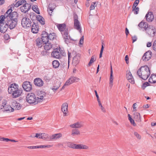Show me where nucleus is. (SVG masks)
I'll use <instances>...</instances> for the list:
<instances>
[{
    "instance_id": "nucleus-30",
    "label": "nucleus",
    "mask_w": 156,
    "mask_h": 156,
    "mask_svg": "<svg viewBox=\"0 0 156 156\" xmlns=\"http://www.w3.org/2000/svg\"><path fill=\"white\" fill-rule=\"evenodd\" d=\"M48 136V134L45 133H41V136L39 137V139H42L44 140L48 139V140H50V136L49 137Z\"/></svg>"
},
{
    "instance_id": "nucleus-7",
    "label": "nucleus",
    "mask_w": 156,
    "mask_h": 156,
    "mask_svg": "<svg viewBox=\"0 0 156 156\" xmlns=\"http://www.w3.org/2000/svg\"><path fill=\"white\" fill-rule=\"evenodd\" d=\"M22 87L24 90L27 92L30 91L32 89V84L30 82L28 81L24 82L23 84Z\"/></svg>"
},
{
    "instance_id": "nucleus-5",
    "label": "nucleus",
    "mask_w": 156,
    "mask_h": 156,
    "mask_svg": "<svg viewBox=\"0 0 156 156\" xmlns=\"http://www.w3.org/2000/svg\"><path fill=\"white\" fill-rule=\"evenodd\" d=\"M31 23L30 20L26 17L23 18L21 20V25L25 28L30 27Z\"/></svg>"
},
{
    "instance_id": "nucleus-58",
    "label": "nucleus",
    "mask_w": 156,
    "mask_h": 156,
    "mask_svg": "<svg viewBox=\"0 0 156 156\" xmlns=\"http://www.w3.org/2000/svg\"><path fill=\"white\" fill-rule=\"evenodd\" d=\"M83 42V36L82 37H81V38L80 39L79 44H82Z\"/></svg>"
},
{
    "instance_id": "nucleus-45",
    "label": "nucleus",
    "mask_w": 156,
    "mask_h": 156,
    "mask_svg": "<svg viewBox=\"0 0 156 156\" xmlns=\"http://www.w3.org/2000/svg\"><path fill=\"white\" fill-rule=\"evenodd\" d=\"M67 146L68 147L70 148L75 149V144H73L71 142H68L67 143Z\"/></svg>"
},
{
    "instance_id": "nucleus-50",
    "label": "nucleus",
    "mask_w": 156,
    "mask_h": 156,
    "mask_svg": "<svg viewBox=\"0 0 156 156\" xmlns=\"http://www.w3.org/2000/svg\"><path fill=\"white\" fill-rule=\"evenodd\" d=\"M133 10L135 11V12H134V13L135 14H137L138 13V12L139 11V8L138 7H136V6L134 7H133Z\"/></svg>"
},
{
    "instance_id": "nucleus-16",
    "label": "nucleus",
    "mask_w": 156,
    "mask_h": 156,
    "mask_svg": "<svg viewBox=\"0 0 156 156\" xmlns=\"http://www.w3.org/2000/svg\"><path fill=\"white\" fill-rule=\"evenodd\" d=\"M83 126V122H78L73 124L70 125V126L72 128H80Z\"/></svg>"
},
{
    "instance_id": "nucleus-47",
    "label": "nucleus",
    "mask_w": 156,
    "mask_h": 156,
    "mask_svg": "<svg viewBox=\"0 0 156 156\" xmlns=\"http://www.w3.org/2000/svg\"><path fill=\"white\" fill-rule=\"evenodd\" d=\"M104 43L103 42L102 43V45L101 48V50L100 52V55H99V58H101L102 57V54L104 50V47L103 46Z\"/></svg>"
},
{
    "instance_id": "nucleus-37",
    "label": "nucleus",
    "mask_w": 156,
    "mask_h": 156,
    "mask_svg": "<svg viewBox=\"0 0 156 156\" xmlns=\"http://www.w3.org/2000/svg\"><path fill=\"white\" fill-rule=\"evenodd\" d=\"M36 18L37 20L40 22L41 25H43L44 24V19L40 15L38 16H37Z\"/></svg>"
},
{
    "instance_id": "nucleus-29",
    "label": "nucleus",
    "mask_w": 156,
    "mask_h": 156,
    "mask_svg": "<svg viewBox=\"0 0 156 156\" xmlns=\"http://www.w3.org/2000/svg\"><path fill=\"white\" fill-rule=\"evenodd\" d=\"M36 45L38 48H41L42 46L43 42L41 40V38H37L36 39Z\"/></svg>"
},
{
    "instance_id": "nucleus-6",
    "label": "nucleus",
    "mask_w": 156,
    "mask_h": 156,
    "mask_svg": "<svg viewBox=\"0 0 156 156\" xmlns=\"http://www.w3.org/2000/svg\"><path fill=\"white\" fill-rule=\"evenodd\" d=\"M5 21H6L5 23H6L9 28L10 30L13 29L15 28L18 22V20L16 21L9 19L5 20Z\"/></svg>"
},
{
    "instance_id": "nucleus-41",
    "label": "nucleus",
    "mask_w": 156,
    "mask_h": 156,
    "mask_svg": "<svg viewBox=\"0 0 156 156\" xmlns=\"http://www.w3.org/2000/svg\"><path fill=\"white\" fill-rule=\"evenodd\" d=\"M61 83L60 82H58L57 83V85H54L53 86V88H52L51 89L54 91L57 90L60 87Z\"/></svg>"
},
{
    "instance_id": "nucleus-42",
    "label": "nucleus",
    "mask_w": 156,
    "mask_h": 156,
    "mask_svg": "<svg viewBox=\"0 0 156 156\" xmlns=\"http://www.w3.org/2000/svg\"><path fill=\"white\" fill-rule=\"evenodd\" d=\"M72 83L70 82V80H69V79L68 80H67L66 82L64 84V85L63 86L61 90L62 89H64L65 86H66L69 85Z\"/></svg>"
},
{
    "instance_id": "nucleus-54",
    "label": "nucleus",
    "mask_w": 156,
    "mask_h": 156,
    "mask_svg": "<svg viewBox=\"0 0 156 156\" xmlns=\"http://www.w3.org/2000/svg\"><path fill=\"white\" fill-rule=\"evenodd\" d=\"M60 51V53L61 55V57L62 56H66V53L65 52L64 50H61L60 49L59 50Z\"/></svg>"
},
{
    "instance_id": "nucleus-15",
    "label": "nucleus",
    "mask_w": 156,
    "mask_h": 156,
    "mask_svg": "<svg viewBox=\"0 0 156 156\" xmlns=\"http://www.w3.org/2000/svg\"><path fill=\"white\" fill-rule=\"evenodd\" d=\"M34 82L36 86L38 87L42 86L44 84L43 81L41 79L39 78L35 79L34 80Z\"/></svg>"
},
{
    "instance_id": "nucleus-35",
    "label": "nucleus",
    "mask_w": 156,
    "mask_h": 156,
    "mask_svg": "<svg viewBox=\"0 0 156 156\" xmlns=\"http://www.w3.org/2000/svg\"><path fill=\"white\" fill-rule=\"evenodd\" d=\"M80 134V131L77 129H74L72 131L71 135L72 136L78 135Z\"/></svg>"
},
{
    "instance_id": "nucleus-27",
    "label": "nucleus",
    "mask_w": 156,
    "mask_h": 156,
    "mask_svg": "<svg viewBox=\"0 0 156 156\" xmlns=\"http://www.w3.org/2000/svg\"><path fill=\"white\" fill-rule=\"evenodd\" d=\"M38 26L35 23L32 25L31 27V31L34 33H37L38 31Z\"/></svg>"
},
{
    "instance_id": "nucleus-12",
    "label": "nucleus",
    "mask_w": 156,
    "mask_h": 156,
    "mask_svg": "<svg viewBox=\"0 0 156 156\" xmlns=\"http://www.w3.org/2000/svg\"><path fill=\"white\" fill-rule=\"evenodd\" d=\"M3 22L0 23V31L4 33L6 32L9 27L6 23L4 24Z\"/></svg>"
},
{
    "instance_id": "nucleus-23",
    "label": "nucleus",
    "mask_w": 156,
    "mask_h": 156,
    "mask_svg": "<svg viewBox=\"0 0 156 156\" xmlns=\"http://www.w3.org/2000/svg\"><path fill=\"white\" fill-rule=\"evenodd\" d=\"M75 149H88L89 147L88 146L86 145H83L82 144H75Z\"/></svg>"
},
{
    "instance_id": "nucleus-25",
    "label": "nucleus",
    "mask_w": 156,
    "mask_h": 156,
    "mask_svg": "<svg viewBox=\"0 0 156 156\" xmlns=\"http://www.w3.org/2000/svg\"><path fill=\"white\" fill-rule=\"evenodd\" d=\"M113 71L112 65H111L110 76V78L109 86L111 87L113 86Z\"/></svg>"
},
{
    "instance_id": "nucleus-36",
    "label": "nucleus",
    "mask_w": 156,
    "mask_h": 156,
    "mask_svg": "<svg viewBox=\"0 0 156 156\" xmlns=\"http://www.w3.org/2000/svg\"><path fill=\"white\" fill-rule=\"evenodd\" d=\"M4 109V111L5 112H12L14 111V108L9 105H6Z\"/></svg>"
},
{
    "instance_id": "nucleus-56",
    "label": "nucleus",
    "mask_w": 156,
    "mask_h": 156,
    "mask_svg": "<svg viewBox=\"0 0 156 156\" xmlns=\"http://www.w3.org/2000/svg\"><path fill=\"white\" fill-rule=\"evenodd\" d=\"M42 37H46L48 36V34L47 33V32L45 31L43 32V33L42 34Z\"/></svg>"
},
{
    "instance_id": "nucleus-13",
    "label": "nucleus",
    "mask_w": 156,
    "mask_h": 156,
    "mask_svg": "<svg viewBox=\"0 0 156 156\" xmlns=\"http://www.w3.org/2000/svg\"><path fill=\"white\" fill-rule=\"evenodd\" d=\"M126 77L129 82L131 84H133L135 83L134 78L130 71H128L126 73Z\"/></svg>"
},
{
    "instance_id": "nucleus-38",
    "label": "nucleus",
    "mask_w": 156,
    "mask_h": 156,
    "mask_svg": "<svg viewBox=\"0 0 156 156\" xmlns=\"http://www.w3.org/2000/svg\"><path fill=\"white\" fill-rule=\"evenodd\" d=\"M69 79L70 81V82H71L72 83L74 82H77L80 80L79 78L75 76H71Z\"/></svg>"
},
{
    "instance_id": "nucleus-55",
    "label": "nucleus",
    "mask_w": 156,
    "mask_h": 156,
    "mask_svg": "<svg viewBox=\"0 0 156 156\" xmlns=\"http://www.w3.org/2000/svg\"><path fill=\"white\" fill-rule=\"evenodd\" d=\"M153 49L156 51V40L154 41L152 46Z\"/></svg>"
},
{
    "instance_id": "nucleus-60",
    "label": "nucleus",
    "mask_w": 156,
    "mask_h": 156,
    "mask_svg": "<svg viewBox=\"0 0 156 156\" xmlns=\"http://www.w3.org/2000/svg\"><path fill=\"white\" fill-rule=\"evenodd\" d=\"M2 140H0V141H5L6 142H7L9 141H10V139H9L8 138H5L4 137H2Z\"/></svg>"
},
{
    "instance_id": "nucleus-10",
    "label": "nucleus",
    "mask_w": 156,
    "mask_h": 156,
    "mask_svg": "<svg viewBox=\"0 0 156 156\" xmlns=\"http://www.w3.org/2000/svg\"><path fill=\"white\" fill-rule=\"evenodd\" d=\"M145 31L149 35H151L152 34H154L156 32L154 27L152 25H148Z\"/></svg>"
},
{
    "instance_id": "nucleus-20",
    "label": "nucleus",
    "mask_w": 156,
    "mask_h": 156,
    "mask_svg": "<svg viewBox=\"0 0 156 156\" xmlns=\"http://www.w3.org/2000/svg\"><path fill=\"white\" fill-rule=\"evenodd\" d=\"M52 56L56 58H61V55L60 52L56 50H54L51 54Z\"/></svg>"
},
{
    "instance_id": "nucleus-62",
    "label": "nucleus",
    "mask_w": 156,
    "mask_h": 156,
    "mask_svg": "<svg viewBox=\"0 0 156 156\" xmlns=\"http://www.w3.org/2000/svg\"><path fill=\"white\" fill-rule=\"evenodd\" d=\"M137 38L136 36H134L132 37V39L133 40V43H134V42L136 41L137 40Z\"/></svg>"
},
{
    "instance_id": "nucleus-49",
    "label": "nucleus",
    "mask_w": 156,
    "mask_h": 156,
    "mask_svg": "<svg viewBox=\"0 0 156 156\" xmlns=\"http://www.w3.org/2000/svg\"><path fill=\"white\" fill-rule=\"evenodd\" d=\"M134 134L137 139L139 140H140L141 139V136L137 132H134Z\"/></svg>"
},
{
    "instance_id": "nucleus-26",
    "label": "nucleus",
    "mask_w": 156,
    "mask_h": 156,
    "mask_svg": "<svg viewBox=\"0 0 156 156\" xmlns=\"http://www.w3.org/2000/svg\"><path fill=\"white\" fill-rule=\"evenodd\" d=\"M80 55L77 54L73 58V62L74 64H77L79 62L80 59Z\"/></svg>"
},
{
    "instance_id": "nucleus-33",
    "label": "nucleus",
    "mask_w": 156,
    "mask_h": 156,
    "mask_svg": "<svg viewBox=\"0 0 156 156\" xmlns=\"http://www.w3.org/2000/svg\"><path fill=\"white\" fill-rule=\"evenodd\" d=\"M52 65L54 68H58L60 66V64L58 61L55 60L52 62ZM60 67L61 68L63 67H62V65H60Z\"/></svg>"
},
{
    "instance_id": "nucleus-48",
    "label": "nucleus",
    "mask_w": 156,
    "mask_h": 156,
    "mask_svg": "<svg viewBox=\"0 0 156 156\" xmlns=\"http://www.w3.org/2000/svg\"><path fill=\"white\" fill-rule=\"evenodd\" d=\"M51 147V145H40L37 146V148H50Z\"/></svg>"
},
{
    "instance_id": "nucleus-43",
    "label": "nucleus",
    "mask_w": 156,
    "mask_h": 156,
    "mask_svg": "<svg viewBox=\"0 0 156 156\" xmlns=\"http://www.w3.org/2000/svg\"><path fill=\"white\" fill-rule=\"evenodd\" d=\"M55 36V34L54 33H51L49 35L48 34L49 39L51 40H53Z\"/></svg>"
},
{
    "instance_id": "nucleus-22",
    "label": "nucleus",
    "mask_w": 156,
    "mask_h": 156,
    "mask_svg": "<svg viewBox=\"0 0 156 156\" xmlns=\"http://www.w3.org/2000/svg\"><path fill=\"white\" fill-rule=\"evenodd\" d=\"M62 134L60 133L53 134L50 136V140H51L54 139H58L62 137Z\"/></svg>"
},
{
    "instance_id": "nucleus-8",
    "label": "nucleus",
    "mask_w": 156,
    "mask_h": 156,
    "mask_svg": "<svg viewBox=\"0 0 156 156\" xmlns=\"http://www.w3.org/2000/svg\"><path fill=\"white\" fill-rule=\"evenodd\" d=\"M74 28L79 30L80 33L81 32V28L80 27V23L78 21L77 16L75 15L74 16Z\"/></svg>"
},
{
    "instance_id": "nucleus-46",
    "label": "nucleus",
    "mask_w": 156,
    "mask_h": 156,
    "mask_svg": "<svg viewBox=\"0 0 156 156\" xmlns=\"http://www.w3.org/2000/svg\"><path fill=\"white\" fill-rule=\"evenodd\" d=\"M149 83L147 82H146L143 83L141 86V88L143 90H144L146 87L149 86Z\"/></svg>"
},
{
    "instance_id": "nucleus-17",
    "label": "nucleus",
    "mask_w": 156,
    "mask_h": 156,
    "mask_svg": "<svg viewBox=\"0 0 156 156\" xmlns=\"http://www.w3.org/2000/svg\"><path fill=\"white\" fill-rule=\"evenodd\" d=\"M145 18L147 21L149 22L152 21L154 19V15L152 12H148L145 16Z\"/></svg>"
},
{
    "instance_id": "nucleus-24",
    "label": "nucleus",
    "mask_w": 156,
    "mask_h": 156,
    "mask_svg": "<svg viewBox=\"0 0 156 156\" xmlns=\"http://www.w3.org/2000/svg\"><path fill=\"white\" fill-rule=\"evenodd\" d=\"M138 26L144 30H145L148 25L147 23L141 21L138 24Z\"/></svg>"
},
{
    "instance_id": "nucleus-57",
    "label": "nucleus",
    "mask_w": 156,
    "mask_h": 156,
    "mask_svg": "<svg viewBox=\"0 0 156 156\" xmlns=\"http://www.w3.org/2000/svg\"><path fill=\"white\" fill-rule=\"evenodd\" d=\"M94 92H95V93L96 97H97V100L98 101H98H100V99L99 96H98V94L97 91H96V90H94Z\"/></svg>"
},
{
    "instance_id": "nucleus-40",
    "label": "nucleus",
    "mask_w": 156,
    "mask_h": 156,
    "mask_svg": "<svg viewBox=\"0 0 156 156\" xmlns=\"http://www.w3.org/2000/svg\"><path fill=\"white\" fill-rule=\"evenodd\" d=\"M96 58L95 56L94 55L92 56L90 59V60L88 63V65L89 66H91V64L93 63L95 61Z\"/></svg>"
},
{
    "instance_id": "nucleus-53",
    "label": "nucleus",
    "mask_w": 156,
    "mask_h": 156,
    "mask_svg": "<svg viewBox=\"0 0 156 156\" xmlns=\"http://www.w3.org/2000/svg\"><path fill=\"white\" fill-rule=\"evenodd\" d=\"M139 0H136L133 5V7H134L136 6L138 4H139Z\"/></svg>"
},
{
    "instance_id": "nucleus-28",
    "label": "nucleus",
    "mask_w": 156,
    "mask_h": 156,
    "mask_svg": "<svg viewBox=\"0 0 156 156\" xmlns=\"http://www.w3.org/2000/svg\"><path fill=\"white\" fill-rule=\"evenodd\" d=\"M57 27L59 30L62 32L64 31L66 29V26L65 24H59L57 25Z\"/></svg>"
},
{
    "instance_id": "nucleus-11",
    "label": "nucleus",
    "mask_w": 156,
    "mask_h": 156,
    "mask_svg": "<svg viewBox=\"0 0 156 156\" xmlns=\"http://www.w3.org/2000/svg\"><path fill=\"white\" fill-rule=\"evenodd\" d=\"M68 104L66 103H63L61 106V110L63 113L64 116L68 115Z\"/></svg>"
},
{
    "instance_id": "nucleus-39",
    "label": "nucleus",
    "mask_w": 156,
    "mask_h": 156,
    "mask_svg": "<svg viewBox=\"0 0 156 156\" xmlns=\"http://www.w3.org/2000/svg\"><path fill=\"white\" fill-rule=\"evenodd\" d=\"M32 9L37 13L40 14L39 9L36 5H33L32 7Z\"/></svg>"
},
{
    "instance_id": "nucleus-14",
    "label": "nucleus",
    "mask_w": 156,
    "mask_h": 156,
    "mask_svg": "<svg viewBox=\"0 0 156 156\" xmlns=\"http://www.w3.org/2000/svg\"><path fill=\"white\" fill-rule=\"evenodd\" d=\"M151 51H147L145 53L143 56L142 59L144 61H147L149 60L151 56Z\"/></svg>"
},
{
    "instance_id": "nucleus-21",
    "label": "nucleus",
    "mask_w": 156,
    "mask_h": 156,
    "mask_svg": "<svg viewBox=\"0 0 156 156\" xmlns=\"http://www.w3.org/2000/svg\"><path fill=\"white\" fill-rule=\"evenodd\" d=\"M12 106L14 109L19 110L21 108V105L20 104L17 103L16 101H14L12 102Z\"/></svg>"
},
{
    "instance_id": "nucleus-9",
    "label": "nucleus",
    "mask_w": 156,
    "mask_h": 156,
    "mask_svg": "<svg viewBox=\"0 0 156 156\" xmlns=\"http://www.w3.org/2000/svg\"><path fill=\"white\" fill-rule=\"evenodd\" d=\"M31 5L30 4L26 3L20 7V9L22 12L26 13L31 9Z\"/></svg>"
},
{
    "instance_id": "nucleus-61",
    "label": "nucleus",
    "mask_w": 156,
    "mask_h": 156,
    "mask_svg": "<svg viewBox=\"0 0 156 156\" xmlns=\"http://www.w3.org/2000/svg\"><path fill=\"white\" fill-rule=\"evenodd\" d=\"M49 11L48 10V12L49 14L50 15H51V14H50V13H52V11H53V10H54V9H53V8H52L50 7H49Z\"/></svg>"
},
{
    "instance_id": "nucleus-44",
    "label": "nucleus",
    "mask_w": 156,
    "mask_h": 156,
    "mask_svg": "<svg viewBox=\"0 0 156 156\" xmlns=\"http://www.w3.org/2000/svg\"><path fill=\"white\" fill-rule=\"evenodd\" d=\"M41 39L43 42V43H44L48 42L49 40L48 36L46 37H42Z\"/></svg>"
},
{
    "instance_id": "nucleus-1",
    "label": "nucleus",
    "mask_w": 156,
    "mask_h": 156,
    "mask_svg": "<svg viewBox=\"0 0 156 156\" xmlns=\"http://www.w3.org/2000/svg\"><path fill=\"white\" fill-rule=\"evenodd\" d=\"M41 95L39 96L40 97L36 98L35 94L34 93H29L26 96L27 101L30 104H34V105L37 104L38 102L42 101L44 97L46 96V93L43 92Z\"/></svg>"
},
{
    "instance_id": "nucleus-32",
    "label": "nucleus",
    "mask_w": 156,
    "mask_h": 156,
    "mask_svg": "<svg viewBox=\"0 0 156 156\" xmlns=\"http://www.w3.org/2000/svg\"><path fill=\"white\" fill-rule=\"evenodd\" d=\"M149 82L151 83H156V75H152L149 78Z\"/></svg>"
},
{
    "instance_id": "nucleus-63",
    "label": "nucleus",
    "mask_w": 156,
    "mask_h": 156,
    "mask_svg": "<svg viewBox=\"0 0 156 156\" xmlns=\"http://www.w3.org/2000/svg\"><path fill=\"white\" fill-rule=\"evenodd\" d=\"M130 122L134 126H136V124L135 123L134 119H132L131 120H130Z\"/></svg>"
},
{
    "instance_id": "nucleus-59",
    "label": "nucleus",
    "mask_w": 156,
    "mask_h": 156,
    "mask_svg": "<svg viewBox=\"0 0 156 156\" xmlns=\"http://www.w3.org/2000/svg\"><path fill=\"white\" fill-rule=\"evenodd\" d=\"M27 147L30 149H35L37 148V146H31Z\"/></svg>"
},
{
    "instance_id": "nucleus-34",
    "label": "nucleus",
    "mask_w": 156,
    "mask_h": 156,
    "mask_svg": "<svg viewBox=\"0 0 156 156\" xmlns=\"http://www.w3.org/2000/svg\"><path fill=\"white\" fill-rule=\"evenodd\" d=\"M61 34L65 39H69V36L68 35V30L67 29H66L64 31L62 32Z\"/></svg>"
},
{
    "instance_id": "nucleus-19",
    "label": "nucleus",
    "mask_w": 156,
    "mask_h": 156,
    "mask_svg": "<svg viewBox=\"0 0 156 156\" xmlns=\"http://www.w3.org/2000/svg\"><path fill=\"white\" fill-rule=\"evenodd\" d=\"M26 3V1L25 0H19L17 1L16 3H13L12 4L11 6L13 7H18L21 5H23L24 3Z\"/></svg>"
},
{
    "instance_id": "nucleus-4",
    "label": "nucleus",
    "mask_w": 156,
    "mask_h": 156,
    "mask_svg": "<svg viewBox=\"0 0 156 156\" xmlns=\"http://www.w3.org/2000/svg\"><path fill=\"white\" fill-rule=\"evenodd\" d=\"M150 73L149 68L147 65L142 66L137 72V74L139 77L144 80H147Z\"/></svg>"
},
{
    "instance_id": "nucleus-51",
    "label": "nucleus",
    "mask_w": 156,
    "mask_h": 156,
    "mask_svg": "<svg viewBox=\"0 0 156 156\" xmlns=\"http://www.w3.org/2000/svg\"><path fill=\"white\" fill-rule=\"evenodd\" d=\"M98 105H99L101 107V111L103 112H105V110L104 108L103 107L101 103V101H99L98 102Z\"/></svg>"
},
{
    "instance_id": "nucleus-3",
    "label": "nucleus",
    "mask_w": 156,
    "mask_h": 156,
    "mask_svg": "<svg viewBox=\"0 0 156 156\" xmlns=\"http://www.w3.org/2000/svg\"><path fill=\"white\" fill-rule=\"evenodd\" d=\"M18 14L15 11L12 12L11 9H9L4 15L0 16V22H3L4 20L9 19L18 20Z\"/></svg>"
},
{
    "instance_id": "nucleus-64",
    "label": "nucleus",
    "mask_w": 156,
    "mask_h": 156,
    "mask_svg": "<svg viewBox=\"0 0 156 156\" xmlns=\"http://www.w3.org/2000/svg\"><path fill=\"white\" fill-rule=\"evenodd\" d=\"M125 59L126 61V63L128 64L129 63V58L128 55H126V56Z\"/></svg>"
},
{
    "instance_id": "nucleus-18",
    "label": "nucleus",
    "mask_w": 156,
    "mask_h": 156,
    "mask_svg": "<svg viewBox=\"0 0 156 156\" xmlns=\"http://www.w3.org/2000/svg\"><path fill=\"white\" fill-rule=\"evenodd\" d=\"M133 119L135 121L137 122H141V116L140 113L136 112L134 113Z\"/></svg>"
},
{
    "instance_id": "nucleus-2",
    "label": "nucleus",
    "mask_w": 156,
    "mask_h": 156,
    "mask_svg": "<svg viewBox=\"0 0 156 156\" xmlns=\"http://www.w3.org/2000/svg\"><path fill=\"white\" fill-rule=\"evenodd\" d=\"M18 87V85L15 83L12 84L8 87V91L9 94H12V98H16L21 95L23 90Z\"/></svg>"
},
{
    "instance_id": "nucleus-52",
    "label": "nucleus",
    "mask_w": 156,
    "mask_h": 156,
    "mask_svg": "<svg viewBox=\"0 0 156 156\" xmlns=\"http://www.w3.org/2000/svg\"><path fill=\"white\" fill-rule=\"evenodd\" d=\"M96 2H93L91 5L90 9V10L94 9L95 8V5L96 4Z\"/></svg>"
},
{
    "instance_id": "nucleus-31",
    "label": "nucleus",
    "mask_w": 156,
    "mask_h": 156,
    "mask_svg": "<svg viewBox=\"0 0 156 156\" xmlns=\"http://www.w3.org/2000/svg\"><path fill=\"white\" fill-rule=\"evenodd\" d=\"M44 44V49L48 51L52 48V44L49 42L46 43Z\"/></svg>"
}]
</instances>
